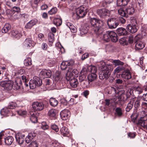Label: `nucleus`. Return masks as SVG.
Wrapping results in <instances>:
<instances>
[{
	"label": "nucleus",
	"instance_id": "13",
	"mask_svg": "<svg viewBox=\"0 0 147 147\" xmlns=\"http://www.w3.org/2000/svg\"><path fill=\"white\" fill-rule=\"evenodd\" d=\"M51 72L50 70L43 69L40 73V76L43 78H49L51 76Z\"/></svg>",
	"mask_w": 147,
	"mask_h": 147
},
{
	"label": "nucleus",
	"instance_id": "41",
	"mask_svg": "<svg viewBox=\"0 0 147 147\" xmlns=\"http://www.w3.org/2000/svg\"><path fill=\"white\" fill-rule=\"evenodd\" d=\"M31 116L30 117V119L32 122L33 123H36L37 121V119L35 116V115L34 113H31L30 114Z\"/></svg>",
	"mask_w": 147,
	"mask_h": 147
},
{
	"label": "nucleus",
	"instance_id": "7",
	"mask_svg": "<svg viewBox=\"0 0 147 147\" xmlns=\"http://www.w3.org/2000/svg\"><path fill=\"white\" fill-rule=\"evenodd\" d=\"M44 105L42 102L38 101L33 102L32 104V107L35 110L37 111H41L44 108Z\"/></svg>",
	"mask_w": 147,
	"mask_h": 147
},
{
	"label": "nucleus",
	"instance_id": "36",
	"mask_svg": "<svg viewBox=\"0 0 147 147\" xmlns=\"http://www.w3.org/2000/svg\"><path fill=\"white\" fill-rule=\"evenodd\" d=\"M115 115L118 117H121L122 114L123 113L121 109L119 107L116 108L115 110Z\"/></svg>",
	"mask_w": 147,
	"mask_h": 147
},
{
	"label": "nucleus",
	"instance_id": "23",
	"mask_svg": "<svg viewBox=\"0 0 147 147\" xmlns=\"http://www.w3.org/2000/svg\"><path fill=\"white\" fill-rule=\"evenodd\" d=\"M23 45L25 47L28 48L32 46L33 47L32 45V41L30 38L26 39L23 43Z\"/></svg>",
	"mask_w": 147,
	"mask_h": 147
},
{
	"label": "nucleus",
	"instance_id": "35",
	"mask_svg": "<svg viewBox=\"0 0 147 147\" xmlns=\"http://www.w3.org/2000/svg\"><path fill=\"white\" fill-rule=\"evenodd\" d=\"M50 104L51 106L55 107L58 104V101L55 98H51L50 99Z\"/></svg>",
	"mask_w": 147,
	"mask_h": 147
},
{
	"label": "nucleus",
	"instance_id": "4",
	"mask_svg": "<svg viewBox=\"0 0 147 147\" xmlns=\"http://www.w3.org/2000/svg\"><path fill=\"white\" fill-rule=\"evenodd\" d=\"M88 7L83 5L78 7L76 13L80 18H83L86 14L88 11Z\"/></svg>",
	"mask_w": 147,
	"mask_h": 147
},
{
	"label": "nucleus",
	"instance_id": "2",
	"mask_svg": "<svg viewBox=\"0 0 147 147\" xmlns=\"http://www.w3.org/2000/svg\"><path fill=\"white\" fill-rule=\"evenodd\" d=\"M90 22L93 27V30L97 34L100 35L102 33L103 30L102 27L103 22L95 18H91Z\"/></svg>",
	"mask_w": 147,
	"mask_h": 147
},
{
	"label": "nucleus",
	"instance_id": "34",
	"mask_svg": "<svg viewBox=\"0 0 147 147\" xmlns=\"http://www.w3.org/2000/svg\"><path fill=\"white\" fill-rule=\"evenodd\" d=\"M0 85L6 89L8 88L9 87V81H4L1 82Z\"/></svg>",
	"mask_w": 147,
	"mask_h": 147
},
{
	"label": "nucleus",
	"instance_id": "27",
	"mask_svg": "<svg viewBox=\"0 0 147 147\" xmlns=\"http://www.w3.org/2000/svg\"><path fill=\"white\" fill-rule=\"evenodd\" d=\"M127 17L128 15H131L133 14L135 11L134 9L131 6L128 7L125 9Z\"/></svg>",
	"mask_w": 147,
	"mask_h": 147
},
{
	"label": "nucleus",
	"instance_id": "12",
	"mask_svg": "<svg viewBox=\"0 0 147 147\" xmlns=\"http://www.w3.org/2000/svg\"><path fill=\"white\" fill-rule=\"evenodd\" d=\"M136 39L137 40L135 45L136 49V50L142 49L144 47V44L142 40L141 39H137L136 36Z\"/></svg>",
	"mask_w": 147,
	"mask_h": 147
},
{
	"label": "nucleus",
	"instance_id": "19",
	"mask_svg": "<svg viewBox=\"0 0 147 147\" xmlns=\"http://www.w3.org/2000/svg\"><path fill=\"white\" fill-rule=\"evenodd\" d=\"M36 136V134L33 132L29 133L28 136L26 137L25 141L27 143H30L32 139Z\"/></svg>",
	"mask_w": 147,
	"mask_h": 147
},
{
	"label": "nucleus",
	"instance_id": "37",
	"mask_svg": "<svg viewBox=\"0 0 147 147\" xmlns=\"http://www.w3.org/2000/svg\"><path fill=\"white\" fill-rule=\"evenodd\" d=\"M110 31H107L104 34L103 36V38L105 41L107 42H109L110 40Z\"/></svg>",
	"mask_w": 147,
	"mask_h": 147
},
{
	"label": "nucleus",
	"instance_id": "10",
	"mask_svg": "<svg viewBox=\"0 0 147 147\" xmlns=\"http://www.w3.org/2000/svg\"><path fill=\"white\" fill-rule=\"evenodd\" d=\"M16 140L19 144H22L24 140L25 135L20 133L17 134L15 135Z\"/></svg>",
	"mask_w": 147,
	"mask_h": 147
},
{
	"label": "nucleus",
	"instance_id": "18",
	"mask_svg": "<svg viewBox=\"0 0 147 147\" xmlns=\"http://www.w3.org/2000/svg\"><path fill=\"white\" fill-rule=\"evenodd\" d=\"M37 22V19H32L26 24L25 25V27L26 28L30 29L34 26L35 25Z\"/></svg>",
	"mask_w": 147,
	"mask_h": 147
},
{
	"label": "nucleus",
	"instance_id": "5",
	"mask_svg": "<svg viewBox=\"0 0 147 147\" xmlns=\"http://www.w3.org/2000/svg\"><path fill=\"white\" fill-rule=\"evenodd\" d=\"M33 84H32V81H30L29 82L30 87L31 89L35 88L36 86H39L42 84V81L40 78L37 76H34L33 78Z\"/></svg>",
	"mask_w": 147,
	"mask_h": 147
},
{
	"label": "nucleus",
	"instance_id": "48",
	"mask_svg": "<svg viewBox=\"0 0 147 147\" xmlns=\"http://www.w3.org/2000/svg\"><path fill=\"white\" fill-rule=\"evenodd\" d=\"M125 96H126L125 94L123 93H122L118 96V100L117 101L122 102V101L124 100Z\"/></svg>",
	"mask_w": 147,
	"mask_h": 147
},
{
	"label": "nucleus",
	"instance_id": "3",
	"mask_svg": "<svg viewBox=\"0 0 147 147\" xmlns=\"http://www.w3.org/2000/svg\"><path fill=\"white\" fill-rule=\"evenodd\" d=\"M22 84V81L20 76L17 77L13 82L10 80V90L11 92H14L18 89Z\"/></svg>",
	"mask_w": 147,
	"mask_h": 147
},
{
	"label": "nucleus",
	"instance_id": "31",
	"mask_svg": "<svg viewBox=\"0 0 147 147\" xmlns=\"http://www.w3.org/2000/svg\"><path fill=\"white\" fill-rule=\"evenodd\" d=\"M118 14L122 17H127L126 10L125 11L123 8H121L118 10Z\"/></svg>",
	"mask_w": 147,
	"mask_h": 147
},
{
	"label": "nucleus",
	"instance_id": "24",
	"mask_svg": "<svg viewBox=\"0 0 147 147\" xmlns=\"http://www.w3.org/2000/svg\"><path fill=\"white\" fill-rule=\"evenodd\" d=\"M97 76L95 73H90L88 76V80L89 83L94 81L96 80Z\"/></svg>",
	"mask_w": 147,
	"mask_h": 147
},
{
	"label": "nucleus",
	"instance_id": "44",
	"mask_svg": "<svg viewBox=\"0 0 147 147\" xmlns=\"http://www.w3.org/2000/svg\"><path fill=\"white\" fill-rule=\"evenodd\" d=\"M134 90L137 93L140 94L142 93L143 91V89L140 86H138L137 87H135L134 88Z\"/></svg>",
	"mask_w": 147,
	"mask_h": 147
},
{
	"label": "nucleus",
	"instance_id": "40",
	"mask_svg": "<svg viewBox=\"0 0 147 147\" xmlns=\"http://www.w3.org/2000/svg\"><path fill=\"white\" fill-rule=\"evenodd\" d=\"M62 77L61 76L60 73L59 71H57L54 76V79L56 81L60 80Z\"/></svg>",
	"mask_w": 147,
	"mask_h": 147
},
{
	"label": "nucleus",
	"instance_id": "25",
	"mask_svg": "<svg viewBox=\"0 0 147 147\" xmlns=\"http://www.w3.org/2000/svg\"><path fill=\"white\" fill-rule=\"evenodd\" d=\"M117 31L119 35L121 36L125 35L127 34V33L126 30L123 28H118L117 30Z\"/></svg>",
	"mask_w": 147,
	"mask_h": 147
},
{
	"label": "nucleus",
	"instance_id": "56",
	"mask_svg": "<svg viewBox=\"0 0 147 147\" xmlns=\"http://www.w3.org/2000/svg\"><path fill=\"white\" fill-rule=\"evenodd\" d=\"M140 115L141 116V117L144 118L147 116V110H143L140 113Z\"/></svg>",
	"mask_w": 147,
	"mask_h": 147
},
{
	"label": "nucleus",
	"instance_id": "15",
	"mask_svg": "<svg viewBox=\"0 0 147 147\" xmlns=\"http://www.w3.org/2000/svg\"><path fill=\"white\" fill-rule=\"evenodd\" d=\"M126 28L129 32L132 33L136 32L138 30L136 25H133L131 24H128Z\"/></svg>",
	"mask_w": 147,
	"mask_h": 147
},
{
	"label": "nucleus",
	"instance_id": "29",
	"mask_svg": "<svg viewBox=\"0 0 147 147\" xmlns=\"http://www.w3.org/2000/svg\"><path fill=\"white\" fill-rule=\"evenodd\" d=\"M88 71L91 72L90 73H95L97 71V69L96 67L94 66H89L87 68Z\"/></svg>",
	"mask_w": 147,
	"mask_h": 147
},
{
	"label": "nucleus",
	"instance_id": "22",
	"mask_svg": "<svg viewBox=\"0 0 147 147\" xmlns=\"http://www.w3.org/2000/svg\"><path fill=\"white\" fill-rule=\"evenodd\" d=\"M129 1V0H117V6L119 7L125 6Z\"/></svg>",
	"mask_w": 147,
	"mask_h": 147
},
{
	"label": "nucleus",
	"instance_id": "46",
	"mask_svg": "<svg viewBox=\"0 0 147 147\" xmlns=\"http://www.w3.org/2000/svg\"><path fill=\"white\" fill-rule=\"evenodd\" d=\"M124 69V67L123 66H119L117 67L114 70V74H118L120 71H121Z\"/></svg>",
	"mask_w": 147,
	"mask_h": 147
},
{
	"label": "nucleus",
	"instance_id": "32",
	"mask_svg": "<svg viewBox=\"0 0 147 147\" xmlns=\"http://www.w3.org/2000/svg\"><path fill=\"white\" fill-rule=\"evenodd\" d=\"M136 100L132 99L131 101L127 105L126 108V110L127 112H129L130 109H131L133 107L134 102Z\"/></svg>",
	"mask_w": 147,
	"mask_h": 147
},
{
	"label": "nucleus",
	"instance_id": "30",
	"mask_svg": "<svg viewBox=\"0 0 147 147\" xmlns=\"http://www.w3.org/2000/svg\"><path fill=\"white\" fill-rule=\"evenodd\" d=\"M70 84L73 88H75L77 87L78 82L77 80L74 78L69 81Z\"/></svg>",
	"mask_w": 147,
	"mask_h": 147
},
{
	"label": "nucleus",
	"instance_id": "39",
	"mask_svg": "<svg viewBox=\"0 0 147 147\" xmlns=\"http://www.w3.org/2000/svg\"><path fill=\"white\" fill-rule=\"evenodd\" d=\"M112 63H113L114 65L115 66H117L118 65H123L124 64L123 62L119 60H113L112 62Z\"/></svg>",
	"mask_w": 147,
	"mask_h": 147
},
{
	"label": "nucleus",
	"instance_id": "63",
	"mask_svg": "<svg viewBox=\"0 0 147 147\" xmlns=\"http://www.w3.org/2000/svg\"><path fill=\"white\" fill-rule=\"evenodd\" d=\"M44 34L42 33L39 34L38 36V38L40 41L42 40L44 38Z\"/></svg>",
	"mask_w": 147,
	"mask_h": 147
},
{
	"label": "nucleus",
	"instance_id": "21",
	"mask_svg": "<svg viewBox=\"0 0 147 147\" xmlns=\"http://www.w3.org/2000/svg\"><path fill=\"white\" fill-rule=\"evenodd\" d=\"M57 113V111L54 109H50L48 111V115L51 119H55Z\"/></svg>",
	"mask_w": 147,
	"mask_h": 147
},
{
	"label": "nucleus",
	"instance_id": "51",
	"mask_svg": "<svg viewBox=\"0 0 147 147\" xmlns=\"http://www.w3.org/2000/svg\"><path fill=\"white\" fill-rule=\"evenodd\" d=\"M20 77L21 78V79L22 81V82H27L28 81V78H27L26 76L24 75H20Z\"/></svg>",
	"mask_w": 147,
	"mask_h": 147
},
{
	"label": "nucleus",
	"instance_id": "54",
	"mask_svg": "<svg viewBox=\"0 0 147 147\" xmlns=\"http://www.w3.org/2000/svg\"><path fill=\"white\" fill-rule=\"evenodd\" d=\"M138 114L136 113H134L131 116V118L132 121L134 122H135L137 118L138 117Z\"/></svg>",
	"mask_w": 147,
	"mask_h": 147
},
{
	"label": "nucleus",
	"instance_id": "28",
	"mask_svg": "<svg viewBox=\"0 0 147 147\" xmlns=\"http://www.w3.org/2000/svg\"><path fill=\"white\" fill-rule=\"evenodd\" d=\"M61 134L63 136H66L69 134V130L67 128L65 127H62L60 130Z\"/></svg>",
	"mask_w": 147,
	"mask_h": 147
},
{
	"label": "nucleus",
	"instance_id": "57",
	"mask_svg": "<svg viewBox=\"0 0 147 147\" xmlns=\"http://www.w3.org/2000/svg\"><path fill=\"white\" fill-rule=\"evenodd\" d=\"M17 106V104L15 102H10V109H14Z\"/></svg>",
	"mask_w": 147,
	"mask_h": 147
},
{
	"label": "nucleus",
	"instance_id": "16",
	"mask_svg": "<svg viewBox=\"0 0 147 147\" xmlns=\"http://www.w3.org/2000/svg\"><path fill=\"white\" fill-rule=\"evenodd\" d=\"M72 69L69 68L67 73L66 74V79L67 81H69L74 79L75 78L74 75L72 73Z\"/></svg>",
	"mask_w": 147,
	"mask_h": 147
},
{
	"label": "nucleus",
	"instance_id": "6",
	"mask_svg": "<svg viewBox=\"0 0 147 147\" xmlns=\"http://www.w3.org/2000/svg\"><path fill=\"white\" fill-rule=\"evenodd\" d=\"M107 22L109 28L111 29L115 28L119 25L116 18H115L109 19Z\"/></svg>",
	"mask_w": 147,
	"mask_h": 147
},
{
	"label": "nucleus",
	"instance_id": "9",
	"mask_svg": "<svg viewBox=\"0 0 147 147\" xmlns=\"http://www.w3.org/2000/svg\"><path fill=\"white\" fill-rule=\"evenodd\" d=\"M70 111L67 109H64L60 113V115L61 119L64 120H66L70 117Z\"/></svg>",
	"mask_w": 147,
	"mask_h": 147
},
{
	"label": "nucleus",
	"instance_id": "33",
	"mask_svg": "<svg viewBox=\"0 0 147 147\" xmlns=\"http://www.w3.org/2000/svg\"><path fill=\"white\" fill-rule=\"evenodd\" d=\"M54 24L57 26H60L62 23V20L60 17L58 18H55L53 21Z\"/></svg>",
	"mask_w": 147,
	"mask_h": 147
},
{
	"label": "nucleus",
	"instance_id": "17",
	"mask_svg": "<svg viewBox=\"0 0 147 147\" xmlns=\"http://www.w3.org/2000/svg\"><path fill=\"white\" fill-rule=\"evenodd\" d=\"M110 39L114 42H117L118 40V37L117 34L115 32L110 31Z\"/></svg>",
	"mask_w": 147,
	"mask_h": 147
},
{
	"label": "nucleus",
	"instance_id": "1",
	"mask_svg": "<svg viewBox=\"0 0 147 147\" xmlns=\"http://www.w3.org/2000/svg\"><path fill=\"white\" fill-rule=\"evenodd\" d=\"M99 68L100 71L99 72V78L101 80L107 79L110 74V71L112 68L111 65H106L103 61H101L99 63Z\"/></svg>",
	"mask_w": 147,
	"mask_h": 147
},
{
	"label": "nucleus",
	"instance_id": "47",
	"mask_svg": "<svg viewBox=\"0 0 147 147\" xmlns=\"http://www.w3.org/2000/svg\"><path fill=\"white\" fill-rule=\"evenodd\" d=\"M54 34L53 33H50L49 35L48 40L49 42L51 43H53L54 40Z\"/></svg>",
	"mask_w": 147,
	"mask_h": 147
},
{
	"label": "nucleus",
	"instance_id": "62",
	"mask_svg": "<svg viewBox=\"0 0 147 147\" xmlns=\"http://www.w3.org/2000/svg\"><path fill=\"white\" fill-rule=\"evenodd\" d=\"M18 113L20 115L23 116L26 115V111H22V110H20L18 111Z\"/></svg>",
	"mask_w": 147,
	"mask_h": 147
},
{
	"label": "nucleus",
	"instance_id": "14",
	"mask_svg": "<svg viewBox=\"0 0 147 147\" xmlns=\"http://www.w3.org/2000/svg\"><path fill=\"white\" fill-rule=\"evenodd\" d=\"M121 76L123 79L125 80H128L131 78V73L128 69L125 70L123 72Z\"/></svg>",
	"mask_w": 147,
	"mask_h": 147
},
{
	"label": "nucleus",
	"instance_id": "58",
	"mask_svg": "<svg viewBox=\"0 0 147 147\" xmlns=\"http://www.w3.org/2000/svg\"><path fill=\"white\" fill-rule=\"evenodd\" d=\"M131 23V25H136L137 24V22L136 19L134 17H131L130 18Z\"/></svg>",
	"mask_w": 147,
	"mask_h": 147
},
{
	"label": "nucleus",
	"instance_id": "11",
	"mask_svg": "<svg viewBox=\"0 0 147 147\" xmlns=\"http://www.w3.org/2000/svg\"><path fill=\"white\" fill-rule=\"evenodd\" d=\"M74 63V61L71 60L63 61L62 62L60 65L61 69L62 70H65L68 66L72 65Z\"/></svg>",
	"mask_w": 147,
	"mask_h": 147
},
{
	"label": "nucleus",
	"instance_id": "43",
	"mask_svg": "<svg viewBox=\"0 0 147 147\" xmlns=\"http://www.w3.org/2000/svg\"><path fill=\"white\" fill-rule=\"evenodd\" d=\"M9 24L6 23L4 26L2 30V32L3 33H6L9 30Z\"/></svg>",
	"mask_w": 147,
	"mask_h": 147
},
{
	"label": "nucleus",
	"instance_id": "53",
	"mask_svg": "<svg viewBox=\"0 0 147 147\" xmlns=\"http://www.w3.org/2000/svg\"><path fill=\"white\" fill-rule=\"evenodd\" d=\"M41 128L44 130L47 129L49 128L48 125L45 122H43L42 123Z\"/></svg>",
	"mask_w": 147,
	"mask_h": 147
},
{
	"label": "nucleus",
	"instance_id": "61",
	"mask_svg": "<svg viewBox=\"0 0 147 147\" xmlns=\"http://www.w3.org/2000/svg\"><path fill=\"white\" fill-rule=\"evenodd\" d=\"M142 108V109L146 110H147V103L146 102H142L141 104Z\"/></svg>",
	"mask_w": 147,
	"mask_h": 147
},
{
	"label": "nucleus",
	"instance_id": "60",
	"mask_svg": "<svg viewBox=\"0 0 147 147\" xmlns=\"http://www.w3.org/2000/svg\"><path fill=\"white\" fill-rule=\"evenodd\" d=\"M128 136L130 138H134L136 137V135L135 133L130 132L128 133Z\"/></svg>",
	"mask_w": 147,
	"mask_h": 147
},
{
	"label": "nucleus",
	"instance_id": "26",
	"mask_svg": "<svg viewBox=\"0 0 147 147\" xmlns=\"http://www.w3.org/2000/svg\"><path fill=\"white\" fill-rule=\"evenodd\" d=\"M0 113L1 115L5 116H9V109L7 107H5L1 109L0 111Z\"/></svg>",
	"mask_w": 147,
	"mask_h": 147
},
{
	"label": "nucleus",
	"instance_id": "49",
	"mask_svg": "<svg viewBox=\"0 0 147 147\" xmlns=\"http://www.w3.org/2000/svg\"><path fill=\"white\" fill-rule=\"evenodd\" d=\"M57 11V9L56 7H55L53 8L48 12V13L50 15H53Z\"/></svg>",
	"mask_w": 147,
	"mask_h": 147
},
{
	"label": "nucleus",
	"instance_id": "59",
	"mask_svg": "<svg viewBox=\"0 0 147 147\" xmlns=\"http://www.w3.org/2000/svg\"><path fill=\"white\" fill-rule=\"evenodd\" d=\"M51 129L55 130L56 132H58L59 129L58 127L56 125H53L51 126Z\"/></svg>",
	"mask_w": 147,
	"mask_h": 147
},
{
	"label": "nucleus",
	"instance_id": "45",
	"mask_svg": "<svg viewBox=\"0 0 147 147\" xmlns=\"http://www.w3.org/2000/svg\"><path fill=\"white\" fill-rule=\"evenodd\" d=\"M145 119L143 117H141L140 119L138 120V124L143 127L145 123Z\"/></svg>",
	"mask_w": 147,
	"mask_h": 147
},
{
	"label": "nucleus",
	"instance_id": "38",
	"mask_svg": "<svg viewBox=\"0 0 147 147\" xmlns=\"http://www.w3.org/2000/svg\"><path fill=\"white\" fill-rule=\"evenodd\" d=\"M24 64L26 66H29L31 65L32 60L29 57L26 58L24 61Z\"/></svg>",
	"mask_w": 147,
	"mask_h": 147
},
{
	"label": "nucleus",
	"instance_id": "64",
	"mask_svg": "<svg viewBox=\"0 0 147 147\" xmlns=\"http://www.w3.org/2000/svg\"><path fill=\"white\" fill-rule=\"evenodd\" d=\"M69 29L72 32H75L76 31V28L73 25L69 28Z\"/></svg>",
	"mask_w": 147,
	"mask_h": 147
},
{
	"label": "nucleus",
	"instance_id": "52",
	"mask_svg": "<svg viewBox=\"0 0 147 147\" xmlns=\"http://www.w3.org/2000/svg\"><path fill=\"white\" fill-rule=\"evenodd\" d=\"M140 100L138 99H137L134 103V107L136 108H138L140 106Z\"/></svg>",
	"mask_w": 147,
	"mask_h": 147
},
{
	"label": "nucleus",
	"instance_id": "20",
	"mask_svg": "<svg viewBox=\"0 0 147 147\" xmlns=\"http://www.w3.org/2000/svg\"><path fill=\"white\" fill-rule=\"evenodd\" d=\"M11 36L17 38H20L22 36V34L21 32L15 30L12 31L11 32Z\"/></svg>",
	"mask_w": 147,
	"mask_h": 147
},
{
	"label": "nucleus",
	"instance_id": "42",
	"mask_svg": "<svg viewBox=\"0 0 147 147\" xmlns=\"http://www.w3.org/2000/svg\"><path fill=\"white\" fill-rule=\"evenodd\" d=\"M11 17L12 19H16L18 18L19 13L17 12H14L13 13L10 12Z\"/></svg>",
	"mask_w": 147,
	"mask_h": 147
},
{
	"label": "nucleus",
	"instance_id": "55",
	"mask_svg": "<svg viewBox=\"0 0 147 147\" xmlns=\"http://www.w3.org/2000/svg\"><path fill=\"white\" fill-rule=\"evenodd\" d=\"M20 8L19 7H14L11 9V11H10V12H12V13L14 12H17L18 13V12L20 11Z\"/></svg>",
	"mask_w": 147,
	"mask_h": 147
},
{
	"label": "nucleus",
	"instance_id": "50",
	"mask_svg": "<svg viewBox=\"0 0 147 147\" xmlns=\"http://www.w3.org/2000/svg\"><path fill=\"white\" fill-rule=\"evenodd\" d=\"M119 42L120 43L123 45H127V42L125 38H122L120 39Z\"/></svg>",
	"mask_w": 147,
	"mask_h": 147
},
{
	"label": "nucleus",
	"instance_id": "8",
	"mask_svg": "<svg viewBox=\"0 0 147 147\" xmlns=\"http://www.w3.org/2000/svg\"><path fill=\"white\" fill-rule=\"evenodd\" d=\"M109 11L105 8L98 9L97 10L96 12L99 16L102 18H104L107 16H108L109 13Z\"/></svg>",
	"mask_w": 147,
	"mask_h": 147
}]
</instances>
